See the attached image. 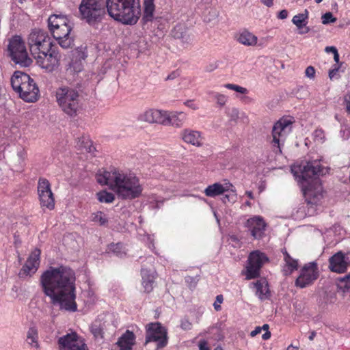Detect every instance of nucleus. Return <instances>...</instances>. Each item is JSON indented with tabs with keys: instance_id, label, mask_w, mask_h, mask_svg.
<instances>
[{
	"instance_id": "obj_1",
	"label": "nucleus",
	"mask_w": 350,
	"mask_h": 350,
	"mask_svg": "<svg viewBox=\"0 0 350 350\" xmlns=\"http://www.w3.org/2000/svg\"><path fill=\"white\" fill-rule=\"evenodd\" d=\"M75 281L74 271L66 266L51 267L40 278L43 291L51 299V304L68 312L77 310Z\"/></svg>"
},
{
	"instance_id": "obj_2",
	"label": "nucleus",
	"mask_w": 350,
	"mask_h": 350,
	"mask_svg": "<svg viewBox=\"0 0 350 350\" xmlns=\"http://www.w3.org/2000/svg\"><path fill=\"white\" fill-rule=\"evenodd\" d=\"M108 14L124 25L136 24L141 15L139 0H106Z\"/></svg>"
},
{
	"instance_id": "obj_3",
	"label": "nucleus",
	"mask_w": 350,
	"mask_h": 350,
	"mask_svg": "<svg viewBox=\"0 0 350 350\" xmlns=\"http://www.w3.org/2000/svg\"><path fill=\"white\" fill-rule=\"evenodd\" d=\"M120 198L132 200L141 196L143 188L138 178L133 174L117 170L111 189Z\"/></svg>"
},
{
	"instance_id": "obj_4",
	"label": "nucleus",
	"mask_w": 350,
	"mask_h": 350,
	"mask_svg": "<svg viewBox=\"0 0 350 350\" xmlns=\"http://www.w3.org/2000/svg\"><path fill=\"white\" fill-rule=\"evenodd\" d=\"M56 101L64 113L70 117H75L81 109L80 94L72 87L62 86L55 92Z\"/></svg>"
},
{
	"instance_id": "obj_5",
	"label": "nucleus",
	"mask_w": 350,
	"mask_h": 350,
	"mask_svg": "<svg viewBox=\"0 0 350 350\" xmlns=\"http://www.w3.org/2000/svg\"><path fill=\"white\" fill-rule=\"evenodd\" d=\"M11 85L25 101L33 103L38 100V88L27 74L19 71L15 72L11 78Z\"/></svg>"
},
{
	"instance_id": "obj_6",
	"label": "nucleus",
	"mask_w": 350,
	"mask_h": 350,
	"mask_svg": "<svg viewBox=\"0 0 350 350\" xmlns=\"http://www.w3.org/2000/svg\"><path fill=\"white\" fill-rule=\"evenodd\" d=\"M303 193L306 202V206H302L299 208L297 213H302L300 217L312 216L317 210V206L321 203L323 198V189L321 183L315 180L307 186L303 187Z\"/></svg>"
},
{
	"instance_id": "obj_7",
	"label": "nucleus",
	"mask_w": 350,
	"mask_h": 350,
	"mask_svg": "<svg viewBox=\"0 0 350 350\" xmlns=\"http://www.w3.org/2000/svg\"><path fill=\"white\" fill-rule=\"evenodd\" d=\"M105 3L103 0H81L79 17L90 25L100 23L105 16Z\"/></svg>"
},
{
	"instance_id": "obj_8",
	"label": "nucleus",
	"mask_w": 350,
	"mask_h": 350,
	"mask_svg": "<svg viewBox=\"0 0 350 350\" xmlns=\"http://www.w3.org/2000/svg\"><path fill=\"white\" fill-rule=\"evenodd\" d=\"M8 52L12 60L22 67H27L32 63L29 57L25 42L18 36L12 37L8 44Z\"/></svg>"
},
{
	"instance_id": "obj_9",
	"label": "nucleus",
	"mask_w": 350,
	"mask_h": 350,
	"mask_svg": "<svg viewBox=\"0 0 350 350\" xmlns=\"http://www.w3.org/2000/svg\"><path fill=\"white\" fill-rule=\"evenodd\" d=\"M28 44L33 56L42 51H51L52 47L51 39L48 33L39 29H35L29 33Z\"/></svg>"
},
{
	"instance_id": "obj_10",
	"label": "nucleus",
	"mask_w": 350,
	"mask_h": 350,
	"mask_svg": "<svg viewBox=\"0 0 350 350\" xmlns=\"http://www.w3.org/2000/svg\"><path fill=\"white\" fill-rule=\"evenodd\" d=\"M291 172L296 178H299V181L307 180L323 175L327 172V170L322 167L319 161H312L301 165H293L291 167Z\"/></svg>"
},
{
	"instance_id": "obj_11",
	"label": "nucleus",
	"mask_w": 350,
	"mask_h": 350,
	"mask_svg": "<svg viewBox=\"0 0 350 350\" xmlns=\"http://www.w3.org/2000/svg\"><path fill=\"white\" fill-rule=\"evenodd\" d=\"M292 121L287 118H281L273 126L272 136H273V146L276 148L274 149L275 152L282 153L280 144L284 142L287 135L292 131Z\"/></svg>"
},
{
	"instance_id": "obj_12",
	"label": "nucleus",
	"mask_w": 350,
	"mask_h": 350,
	"mask_svg": "<svg viewBox=\"0 0 350 350\" xmlns=\"http://www.w3.org/2000/svg\"><path fill=\"white\" fill-rule=\"evenodd\" d=\"M269 260L265 253L258 250L250 253L248 257V263L244 272L245 278L251 280L260 275V270L262 265Z\"/></svg>"
},
{
	"instance_id": "obj_13",
	"label": "nucleus",
	"mask_w": 350,
	"mask_h": 350,
	"mask_svg": "<svg viewBox=\"0 0 350 350\" xmlns=\"http://www.w3.org/2000/svg\"><path fill=\"white\" fill-rule=\"evenodd\" d=\"M156 342L157 349L165 347L167 344V330L159 323H151L146 325V342Z\"/></svg>"
},
{
	"instance_id": "obj_14",
	"label": "nucleus",
	"mask_w": 350,
	"mask_h": 350,
	"mask_svg": "<svg viewBox=\"0 0 350 350\" xmlns=\"http://www.w3.org/2000/svg\"><path fill=\"white\" fill-rule=\"evenodd\" d=\"M57 343L59 350H89L83 338L75 332L60 337Z\"/></svg>"
},
{
	"instance_id": "obj_15",
	"label": "nucleus",
	"mask_w": 350,
	"mask_h": 350,
	"mask_svg": "<svg viewBox=\"0 0 350 350\" xmlns=\"http://www.w3.org/2000/svg\"><path fill=\"white\" fill-rule=\"evenodd\" d=\"M319 272L317 265L315 262H309L304 265L297 280L295 286L301 288L311 285L318 278Z\"/></svg>"
},
{
	"instance_id": "obj_16",
	"label": "nucleus",
	"mask_w": 350,
	"mask_h": 350,
	"mask_svg": "<svg viewBox=\"0 0 350 350\" xmlns=\"http://www.w3.org/2000/svg\"><path fill=\"white\" fill-rule=\"evenodd\" d=\"M38 193L41 207L52 210L55 207V199L51 189V184L46 178H40L38 183Z\"/></svg>"
},
{
	"instance_id": "obj_17",
	"label": "nucleus",
	"mask_w": 350,
	"mask_h": 350,
	"mask_svg": "<svg viewBox=\"0 0 350 350\" xmlns=\"http://www.w3.org/2000/svg\"><path fill=\"white\" fill-rule=\"evenodd\" d=\"M37 64L42 68L51 72L59 64L60 55L58 52L51 49V51H42L34 55Z\"/></svg>"
},
{
	"instance_id": "obj_18",
	"label": "nucleus",
	"mask_w": 350,
	"mask_h": 350,
	"mask_svg": "<svg viewBox=\"0 0 350 350\" xmlns=\"http://www.w3.org/2000/svg\"><path fill=\"white\" fill-rule=\"evenodd\" d=\"M72 23L58 27L51 30L54 38L63 49H68L74 44V38L71 36Z\"/></svg>"
},
{
	"instance_id": "obj_19",
	"label": "nucleus",
	"mask_w": 350,
	"mask_h": 350,
	"mask_svg": "<svg viewBox=\"0 0 350 350\" xmlns=\"http://www.w3.org/2000/svg\"><path fill=\"white\" fill-rule=\"evenodd\" d=\"M165 112L164 110L154 108L147 109L138 116L137 120L150 124L163 125Z\"/></svg>"
},
{
	"instance_id": "obj_20",
	"label": "nucleus",
	"mask_w": 350,
	"mask_h": 350,
	"mask_svg": "<svg viewBox=\"0 0 350 350\" xmlns=\"http://www.w3.org/2000/svg\"><path fill=\"white\" fill-rule=\"evenodd\" d=\"M40 250L36 248L32 251L25 265L19 271L18 275L21 278L31 275L36 273L40 265Z\"/></svg>"
},
{
	"instance_id": "obj_21",
	"label": "nucleus",
	"mask_w": 350,
	"mask_h": 350,
	"mask_svg": "<svg viewBox=\"0 0 350 350\" xmlns=\"http://www.w3.org/2000/svg\"><path fill=\"white\" fill-rule=\"evenodd\" d=\"M180 139L187 144L200 148L204 144L202 133L197 130L184 129L180 133Z\"/></svg>"
},
{
	"instance_id": "obj_22",
	"label": "nucleus",
	"mask_w": 350,
	"mask_h": 350,
	"mask_svg": "<svg viewBox=\"0 0 350 350\" xmlns=\"http://www.w3.org/2000/svg\"><path fill=\"white\" fill-rule=\"evenodd\" d=\"M246 226L250 229L251 234L254 239H260L265 234L266 224L263 219L259 216L248 219Z\"/></svg>"
},
{
	"instance_id": "obj_23",
	"label": "nucleus",
	"mask_w": 350,
	"mask_h": 350,
	"mask_svg": "<svg viewBox=\"0 0 350 350\" xmlns=\"http://www.w3.org/2000/svg\"><path fill=\"white\" fill-rule=\"evenodd\" d=\"M348 263L342 252H338L329 258V268L331 271L337 273H343L347 268Z\"/></svg>"
},
{
	"instance_id": "obj_24",
	"label": "nucleus",
	"mask_w": 350,
	"mask_h": 350,
	"mask_svg": "<svg viewBox=\"0 0 350 350\" xmlns=\"http://www.w3.org/2000/svg\"><path fill=\"white\" fill-rule=\"evenodd\" d=\"M163 126H172L177 128L181 127L187 119V115L184 112H176L170 114L167 111L165 112Z\"/></svg>"
},
{
	"instance_id": "obj_25",
	"label": "nucleus",
	"mask_w": 350,
	"mask_h": 350,
	"mask_svg": "<svg viewBox=\"0 0 350 350\" xmlns=\"http://www.w3.org/2000/svg\"><path fill=\"white\" fill-rule=\"evenodd\" d=\"M232 187H233L232 185L229 183L225 184L216 183L208 186L204 190V193L208 197L213 198L229 191Z\"/></svg>"
},
{
	"instance_id": "obj_26",
	"label": "nucleus",
	"mask_w": 350,
	"mask_h": 350,
	"mask_svg": "<svg viewBox=\"0 0 350 350\" xmlns=\"http://www.w3.org/2000/svg\"><path fill=\"white\" fill-rule=\"evenodd\" d=\"M25 341L31 350H41L38 330L36 326L29 327L26 334Z\"/></svg>"
},
{
	"instance_id": "obj_27",
	"label": "nucleus",
	"mask_w": 350,
	"mask_h": 350,
	"mask_svg": "<svg viewBox=\"0 0 350 350\" xmlns=\"http://www.w3.org/2000/svg\"><path fill=\"white\" fill-rule=\"evenodd\" d=\"M235 40L241 44L247 46H254L257 44L258 38L247 30L238 32L235 36Z\"/></svg>"
},
{
	"instance_id": "obj_28",
	"label": "nucleus",
	"mask_w": 350,
	"mask_h": 350,
	"mask_svg": "<svg viewBox=\"0 0 350 350\" xmlns=\"http://www.w3.org/2000/svg\"><path fill=\"white\" fill-rule=\"evenodd\" d=\"M135 336L133 332L126 330L117 341L120 350H131L135 344Z\"/></svg>"
},
{
	"instance_id": "obj_29",
	"label": "nucleus",
	"mask_w": 350,
	"mask_h": 350,
	"mask_svg": "<svg viewBox=\"0 0 350 350\" xmlns=\"http://www.w3.org/2000/svg\"><path fill=\"white\" fill-rule=\"evenodd\" d=\"M284 255V260L285 262L284 265L282 268V272L284 275H288L291 274L295 270L297 269L298 262L297 260L293 258L286 252V250H282Z\"/></svg>"
},
{
	"instance_id": "obj_30",
	"label": "nucleus",
	"mask_w": 350,
	"mask_h": 350,
	"mask_svg": "<svg viewBox=\"0 0 350 350\" xmlns=\"http://www.w3.org/2000/svg\"><path fill=\"white\" fill-rule=\"evenodd\" d=\"M87 57V55L85 52L81 50H77L75 52V58L76 60L71 62L68 68V70L70 73H78L83 70V66L81 60H84Z\"/></svg>"
},
{
	"instance_id": "obj_31",
	"label": "nucleus",
	"mask_w": 350,
	"mask_h": 350,
	"mask_svg": "<svg viewBox=\"0 0 350 350\" xmlns=\"http://www.w3.org/2000/svg\"><path fill=\"white\" fill-rule=\"evenodd\" d=\"M117 170L105 171L103 173L96 174L97 182L102 185H108L112 189Z\"/></svg>"
},
{
	"instance_id": "obj_32",
	"label": "nucleus",
	"mask_w": 350,
	"mask_h": 350,
	"mask_svg": "<svg viewBox=\"0 0 350 350\" xmlns=\"http://www.w3.org/2000/svg\"><path fill=\"white\" fill-rule=\"evenodd\" d=\"M154 271L146 269H142L141 273L142 276V285L144 291L150 293L153 289V284L154 282Z\"/></svg>"
},
{
	"instance_id": "obj_33",
	"label": "nucleus",
	"mask_w": 350,
	"mask_h": 350,
	"mask_svg": "<svg viewBox=\"0 0 350 350\" xmlns=\"http://www.w3.org/2000/svg\"><path fill=\"white\" fill-rule=\"evenodd\" d=\"M71 23L70 20L64 16L53 14L51 15L48 19L49 28L51 30L57 27H61Z\"/></svg>"
},
{
	"instance_id": "obj_34",
	"label": "nucleus",
	"mask_w": 350,
	"mask_h": 350,
	"mask_svg": "<svg viewBox=\"0 0 350 350\" xmlns=\"http://www.w3.org/2000/svg\"><path fill=\"white\" fill-rule=\"evenodd\" d=\"M144 10L142 17L144 23L152 21L154 12V0H144Z\"/></svg>"
},
{
	"instance_id": "obj_35",
	"label": "nucleus",
	"mask_w": 350,
	"mask_h": 350,
	"mask_svg": "<svg viewBox=\"0 0 350 350\" xmlns=\"http://www.w3.org/2000/svg\"><path fill=\"white\" fill-rule=\"evenodd\" d=\"M256 288V295L261 300H265L269 298V291L268 284L265 281H258L255 283Z\"/></svg>"
},
{
	"instance_id": "obj_36",
	"label": "nucleus",
	"mask_w": 350,
	"mask_h": 350,
	"mask_svg": "<svg viewBox=\"0 0 350 350\" xmlns=\"http://www.w3.org/2000/svg\"><path fill=\"white\" fill-rule=\"evenodd\" d=\"M308 18V11L305 10L304 13L294 16L292 19V22L298 29H301L306 25Z\"/></svg>"
},
{
	"instance_id": "obj_37",
	"label": "nucleus",
	"mask_w": 350,
	"mask_h": 350,
	"mask_svg": "<svg viewBox=\"0 0 350 350\" xmlns=\"http://www.w3.org/2000/svg\"><path fill=\"white\" fill-rule=\"evenodd\" d=\"M104 324L96 320L91 325L90 330L95 338H103Z\"/></svg>"
},
{
	"instance_id": "obj_38",
	"label": "nucleus",
	"mask_w": 350,
	"mask_h": 350,
	"mask_svg": "<svg viewBox=\"0 0 350 350\" xmlns=\"http://www.w3.org/2000/svg\"><path fill=\"white\" fill-rule=\"evenodd\" d=\"M77 146L81 151L88 152H91L94 148L92 145V142L88 137H85L79 138Z\"/></svg>"
},
{
	"instance_id": "obj_39",
	"label": "nucleus",
	"mask_w": 350,
	"mask_h": 350,
	"mask_svg": "<svg viewBox=\"0 0 350 350\" xmlns=\"http://www.w3.org/2000/svg\"><path fill=\"white\" fill-rule=\"evenodd\" d=\"M92 220L96 223H98L100 226H105L108 222V218L107 215L101 211H98L92 215Z\"/></svg>"
},
{
	"instance_id": "obj_40",
	"label": "nucleus",
	"mask_w": 350,
	"mask_h": 350,
	"mask_svg": "<svg viewBox=\"0 0 350 350\" xmlns=\"http://www.w3.org/2000/svg\"><path fill=\"white\" fill-rule=\"evenodd\" d=\"M207 94L213 96L219 107H224L228 101L227 96L221 93L210 91Z\"/></svg>"
},
{
	"instance_id": "obj_41",
	"label": "nucleus",
	"mask_w": 350,
	"mask_h": 350,
	"mask_svg": "<svg viewBox=\"0 0 350 350\" xmlns=\"http://www.w3.org/2000/svg\"><path fill=\"white\" fill-rule=\"evenodd\" d=\"M97 198L100 202L111 203L114 200V195L106 191L97 193Z\"/></svg>"
},
{
	"instance_id": "obj_42",
	"label": "nucleus",
	"mask_w": 350,
	"mask_h": 350,
	"mask_svg": "<svg viewBox=\"0 0 350 350\" xmlns=\"http://www.w3.org/2000/svg\"><path fill=\"white\" fill-rule=\"evenodd\" d=\"M338 286L342 288L345 293H350V274L338 279Z\"/></svg>"
},
{
	"instance_id": "obj_43",
	"label": "nucleus",
	"mask_w": 350,
	"mask_h": 350,
	"mask_svg": "<svg viewBox=\"0 0 350 350\" xmlns=\"http://www.w3.org/2000/svg\"><path fill=\"white\" fill-rule=\"evenodd\" d=\"M123 245L121 243L111 244L109 245V250L116 254L119 257L126 255V252L122 250Z\"/></svg>"
},
{
	"instance_id": "obj_44",
	"label": "nucleus",
	"mask_w": 350,
	"mask_h": 350,
	"mask_svg": "<svg viewBox=\"0 0 350 350\" xmlns=\"http://www.w3.org/2000/svg\"><path fill=\"white\" fill-rule=\"evenodd\" d=\"M224 87L228 90H234L240 94H247V90L243 87L239 86L238 85L232 84V83H226L224 85Z\"/></svg>"
},
{
	"instance_id": "obj_45",
	"label": "nucleus",
	"mask_w": 350,
	"mask_h": 350,
	"mask_svg": "<svg viewBox=\"0 0 350 350\" xmlns=\"http://www.w3.org/2000/svg\"><path fill=\"white\" fill-rule=\"evenodd\" d=\"M322 23L324 25H327L329 23H332L336 21V18L333 16L332 13L326 12L322 16Z\"/></svg>"
},
{
	"instance_id": "obj_46",
	"label": "nucleus",
	"mask_w": 350,
	"mask_h": 350,
	"mask_svg": "<svg viewBox=\"0 0 350 350\" xmlns=\"http://www.w3.org/2000/svg\"><path fill=\"white\" fill-rule=\"evenodd\" d=\"M236 200V193L235 192L230 189V191L228 194H225L222 198V201L224 203L226 202H233Z\"/></svg>"
},
{
	"instance_id": "obj_47",
	"label": "nucleus",
	"mask_w": 350,
	"mask_h": 350,
	"mask_svg": "<svg viewBox=\"0 0 350 350\" xmlns=\"http://www.w3.org/2000/svg\"><path fill=\"white\" fill-rule=\"evenodd\" d=\"M180 327L184 330H190L192 327V323L189 319L185 318L181 320Z\"/></svg>"
},
{
	"instance_id": "obj_48",
	"label": "nucleus",
	"mask_w": 350,
	"mask_h": 350,
	"mask_svg": "<svg viewBox=\"0 0 350 350\" xmlns=\"http://www.w3.org/2000/svg\"><path fill=\"white\" fill-rule=\"evenodd\" d=\"M224 299L221 295H219L216 297V300L213 304V306L215 310L219 311L221 310L220 304L222 303Z\"/></svg>"
},
{
	"instance_id": "obj_49",
	"label": "nucleus",
	"mask_w": 350,
	"mask_h": 350,
	"mask_svg": "<svg viewBox=\"0 0 350 350\" xmlns=\"http://www.w3.org/2000/svg\"><path fill=\"white\" fill-rule=\"evenodd\" d=\"M306 76L310 79H313L315 76V69L313 66H308L305 70Z\"/></svg>"
},
{
	"instance_id": "obj_50",
	"label": "nucleus",
	"mask_w": 350,
	"mask_h": 350,
	"mask_svg": "<svg viewBox=\"0 0 350 350\" xmlns=\"http://www.w3.org/2000/svg\"><path fill=\"white\" fill-rule=\"evenodd\" d=\"M314 139L318 142H321L324 138V133L322 130H316L314 132Z\"/></svg>"
},
{
	"instance_id": "obj_51",
	"label": "nucleus",
	"mask_w": 350,
	"mask_h": 350,
	"mask_svg": "<svg viewBox=\"0 0 350 350\" xmlns=\"http://www.w3.org/2000/svg\"><path fill=\"white\" fill-rule=\"evenodd\" d=\"M184 105L193 110H198L199 106L196 104L193 100H187L184 103Z\"/></svg>"
},
{
	"instance_id": "obj_52",
	"label": "nucleus",
	"mask_w": 350,
	"mask_h": 350,
	"mask_svg": "<svg viewBox=\"0 0 350 350\" xmlns=\"http://www.w3.org/2000/svg\"><path fill=\"white\" fill-rule=\"evenodd\" d=\"M239 110L237 108H232L230 116L232 120H236L239 118Z\"/></svg>"
},
{
	"instance_id": "obj_53",
	"label": "nucleus",
	"mask_w": 350,
	"mask_h": 350,
	"mask_svg": "<svg viewBox=\"0 0 350 350\" xmlns=\"http://www.w3.org/2000/svg\"><path fill=\"white\" fill-rule=\"evenodd\" d=\"M338 69L339 67H335L334 68L329 71V77L330 79H332L336 76V73L338 71Z\"/></svg>"
},
{
	"instance_id": "obj_54",
	"label": "nucleus",
	"mask_w": 350,
	"mask_h": 350,
	"mask_svg": "<svg viewBox=\"0 0 350 350\" xmlns=\"http://www.w3.org/2000/svg\"><path fill=\"white\" fill-rule=\"evenodd\" d=\"M199 349L200 350H210L209 347L207 346L206 342L204 340L200 342Z\"/></svg>"
},
{
	"instance_id": "obj_55",
	"label": "nucleus",
	"mask_w": 350,
	"mask_h": 350,
	"mask_svg": "<svg viewBox=\"0 0 350 350\" xmlns=\"http://www.w3.org/2000/svg\"><path fill=\"white\" fill-rule=\"evenodd\" d=\"M345 103L347 111L350 114V93L345 96Z\"/></svg>"
},
{
	"instance_id": "obj_56",
	"label": "nucleus",
	"mask_w": 350,
	"mask_h": 350,
	"mask_svg": "<svg viewBox=\"0 0 350 350\" xmlns=\"http://www.w3.org/2000/svg\"><path fill=\"white\" fill-rule=\"evenodd\" d=\"M262 331V328L260 327H256L254 330L252 331L250 333V336L252 337H254L258 334H260Z\"/></svg>"
},
{
	"instance_id": "obj_57",
	"label": "nucleus",
	"mask_w": 350,
	"mask_h": 350,
	"mask_svg": "<svg viewBox=\"0 0 350 350\" xmlns=\"http://www.w3.org/2000/svg\"><path fill=\"white\" fill-rule=\"evenodd\" d=\"M25 153L21 152H18V155H17V161L19 163H22L24 162L25 161Z\"/></svg>"
},
{
	"instance_id": "obj_58",
	"label": "nucleus",
	"mask_w": 350,
	"mask_h": 350,
	"mask_svg": "<svg viewBox=\"0 0 350 350\" xmlns=\"http://www.w3.org/2000/svg\"><path fill=\"white\" fill-rule=\"evenodd\" d=\"M287 16H288V12L286 10H283L280 12L278 17L280 19H285V18H286Z\"/></svg>"
},
{
	"instance_id": "obj_59",
	"label": "nucleus",
	"mask_w": 350,
	"mask_h": 350,
	"mask_svg": "<svg viewBox=\"0 0 350 350\" xmlns=\"http://www.w3.org/2000/svg\"><path fill=\"white\" fill-rule=\"evenodd\" d=\"M325 51L327 53L331 52L333 54L338 51L335 46H326L325 49Z\"/></svg>"
},
{
	"instance_id": "obj_60",
	"label": "nucleus",
	"mask_w": 350,
	"mask_h": 350,
	"mask_svg": "<svg viewBox=\"0 0 350 350\" xmlns=\"http://www.w3.org/2000/svg\"><path fill=\"white\" fill-rule=\"evenodd\" d=\"M271 337V332L269 330H267L265 334H262V338L263 340H268Z\"/></svg>"
},
{
	"instance_id": "obj_61",
	"label": "nucleus",
	"mask_w": 350,
	"mask_h": 350,
	"mask_svg": "<svg viewBox=\"0 0 350 350\" xmlns=\"http://www.w3.org/2000/svg\"><path fill=\"white\" fill-rule=\"evenodd\" d=\"M263 3L266 5L267 6H271L273 5V1L272 0H262Z\"/></svg>"
},
{
	"instance_id": "obj_62",
	"label": "nucleus",
	"mask_w": 350,
	"mask_h": 350,
	"mask_svg": "<svg viewBox=\"0 0 350 350\" xmlns=\"http://www.w3.org/2000/svg\"><path fill=\"white\" fill-rule=\"evenodd\" d=\"M334 59L336 63L339 62V54H338V51L336 53H334Z\"/></svg>"
},
{
	"instance_id": "obj_63",
	"label": "nucleus",
	"mask_w": 350,
	"mask_h": 350,
	"mask_svg": "<svg viewBox=\"0 0 350 350\" xmlns=\"http://www.w3.org/2000/svg\"><path fill=\"white\" fill-rule=\"evenodd\" d=\"M286 350H299V347L291 345L287 347Z\"/></svg>"
},
{
	"instance_id": "obj_64",
	"label": "nucleus",
	"mask_w": 350,
	"mask_h": 350,
	"mask_svg": "<svg viewBox=\"0 0 350 350\" xmlns=\"http://www.w3.org/2000/svg\"><path fill=\"white\" fill-rule=\"evenodd\" d=\"M316 336L315 332H312L310 336L308 337L310 340H312Z\"/></svg>"
}]
</instances>
